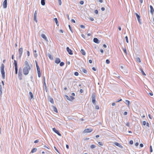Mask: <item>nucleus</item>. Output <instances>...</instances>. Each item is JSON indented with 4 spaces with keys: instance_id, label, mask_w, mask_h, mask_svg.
I'll use <instances>...</instances> for the list:
<instances>
[{
    "instance_id": "nucleus-1",
    "label": "nucleus",
    "mask_w": 154,
    "mask_h": 154,
    "mask_svg": "<svg viewBox=\"0 0 154 154\" xmlns=\"http://www.w3.org/2000/svg\"><path fill=\"white\" fill-rule=\"evenodd\" d=\"M1 72L2 79H5V72L4 71V65L3 64H2L1 68Z\"/></svg>"
},
{
    "instance_id": "nucleus-2",
    "label": "nucleus",
    "mask_w": 154,
    "mask_h": 154,
    "mask_svg": "<svg viewBox=\"0 0 154 154\" xmlns=\"http://www.w3.org/2000/svg\"><path fill=\"white\" fill-rule=\"evenodd\" d=\"M30 69V67H24L23 68V74L25 75H27L29 73V71Z\"/></svg>"
},
{
    "instance_id": "nucleus-3",
    "label": "nucleus",
    "mask_w": 154,
    "mask_h": 154,
    "mask_svg": "<svg viewBox=\"0 0 154 154\" xmlns=\"http://www.w3.org/2000/svg\"><path fill=\"white\" fill-rule=\"evenodd\" d=\"M96 97V96L95 94H93L91 96L92 102L94 105L96 104L95 100Z\"/></svg>"
},
{
    "instance_id": "nucleus-4",
    "label": "nucleus",
    "mask_w": 154,
    "mask_h": 154,
    "mask_svg": "<svg viewBox=\"0 0 154 154\" xmlns=\"http://www.w3.org/2000/svg\"><path fill=\"white\" fill-rule=\"evenodd\" d=\"M93 129L91 128H87L84 130L83 131L84 133H89L92 132Z\"/></svg>"
},
{
    "instance_id": "nucleus-5",
    "label": "nucleus",
    "mask_w": 154,
    "mask_h": 154,
    "mask_svg": "<svg viewBox=\"0 0 154 154\" xmlns=\"http://www.w3.org/2000/svg\"><path fill=\"white\" fill-rule=\"evenodd\" d=\"M53 131L56 133L57 135L59 136H61V134L55 128H53L52 129Z\"/></svg>"
},
{
    "instance_id": "nucleus-6",
    "label": "nucleus",
    "mask_w": 154,
    "mask_h": 154,
    "mask_svg": "<svg viewBox=\"0 0 154 154\" xmlns=\"http://www.w3.org/2000/svg\"><path fill=\"white\" fill-rule=\"evenodd\" d=\"M135 14L137 17V20H138L139 23H140V24H141V22L140 21V15H139L137 13H135Z\"/></svg>"
},
{
    "instance_id": "nucleus-7",
    "label": "nucleus",
    "mask_w": 154,
    "mask_h": 154,
    "mask_svg": "<svg viewBox=\"0 0 154 154\" xmlns=\"http://www.w3.org/2000/svg\"><path fill=\"white\" fill-rule=\"evenodd\" d=\"M23 48L22 47H21L20 48V49L19 50V57H21V55L23 53Z\"/></svg>"
},
{
    "instance_id": "nucleus-8",
    "label": "nucleus",
    "mask_w": 154,
    "mask_h": 154,
    "mask_svg": "<svg viewBox=\"0 0 154 154\" xmlns=\"http://www.w3.org/2000/svg\"><path fill=\"white\" fill-rule=\"evenodd\" d=\"M66 51L70 55H72L73 54L72 51L69 49V47L66 48Z\"/></svg>"
},
{
    "instance_id": "nucleus-9",
    "label": "nucleus",
    "mask_w": 154,
    "mask_h": 154,
    "mask_svg": "<svg viewBox=\"0 0 154 154\" xmlns=\"http://www.w3.org/2000/svg\"><path fill=\"white\" fill-rule=\"evenodd\" d=\"M7 0H5L4 2H3V8H6L7 7Z\"/></svg>"
},
{
    "instance_id": "nucleus-10",
    "label": "nucleus",
    "mask_w": 154,
    "mask_h": 154,
    "mask_svg": "<svg viewBox=\"0 0 154 154\" xmlns=\"http://www.w3.org/2000/svg\"><path fill=\"white\" fill-rule=\"evenodd\" d=\"M93 41L97 44H99L100 42V41L97 38H94L93 39Z\"/></svg>"
},
{
    "instance_id": "nucleus-11",
    "label": "nucleus",
    "mask_w": 154,
    "mask_h": 154,
    "mask_svg": "<svg viewBox=\"0 0 154 154\" xmlns=\"http://www.w3.org/2000/svg\"><path fill=\"white\" fill-rule=\"evenodd\" d=\"M41 36L47 42H48V40L47 38V37L44 34H42L41 35Z\"/></svg>"
},
{
    "instance_id": "nucleus-12",
    "label": "nucleus",
    "mask_w": 154,
    "mask_h": 154,
    "mask_svg": "<svg viewBox=\"0 0 154 154\" xmlns=\"http://www.w3.org/2000/svg\"><path fill=\"white\" fill-rule=\"evenodd\" d=\"M114 143L115 145L120 148H123L121 144H120L119 143H118L117 142H115Z\"/></svg>"
},
{
    "instance_id": "nucleus-13",
    "label": "nucleus",
    "mask_w": 154,
    "mask_h": 154,
    "mask_svg": "<svg viewBox=\"0 0 154 154\" xmlns=\"http://www.w3.org/2000/svg\"><path fill=\"white\" fill-rule=\"evenodd\" d=\"M22 72H18V78L20 80L22 79Z\"/></svg>"
},
{
    "instance_id": "nucleus-14",
    "label": "nucleus",
    "mask_w": 154,
    "mask_h": 154,
    "mask_svg": "<svg viewBox=\"0 0 154 154\" xmlns=\"http://www.w3.org/2000/svg\"><path fill=\"white\" fill-rule=\"evenodd\" d=\"M80 71L81 72H83L85 73H86L87 72V71L85 69L82 67L81 68Z\"/></svg>"
},
{
    "instance_id": "nucleus-15",
    "label": "nucleus",
    "mask_w": 154,
    "mask_h": 154,
    "mask_svg": "<svg viewBox=\"0 0 154 154\" xmlns=\"http://www.w3.org/2000/svg\"><path fill=\"white\" fill-rule=\"evenodd\" d=\"M136 60L137 62L140 63L141 62L140 58L137 56H136L135 57Z\"/></svg>"
},
{
    "instance_id": "nucleus-16",
    "label": "nucleus",
    "mask_w": 154,
    "mask_h": 154,
    "mask_svg": "<svg viewBox=\"0 0 154 154\" xmlns=\"http://www.w3.org/2000/svg\"><path fill=\"white\" fill-rule=\"evenodd\" d=\"M60 62V60L59 58H56L55 60V63L57 64H58Z\"/></svg>"
},
{
    "instance_id": "nucleus-17",
    "label": "nucleus",
    "mask_w": 154,
    "mask_h": 154,
    "mask_svg": "<svg viewBox=\"0 0 154 154\" xmlns=\"http://www.w3.org/2000/svg\"><path fill=\"white\" fill-rule=\"evenodd\" d=\"M37 73L38 74V76L39 77H40L41 76V73L40 72V69H37Z\"/></svg>"
},
{
    "instance_id": "nucleus-18",
    "label": "nucleus",
    "mask_w": 154,
    "mask_h": 154,
    "mask_svg": "<svg viewBox=\"0 0 154 154\" xmlns=\"http://www.w3.org/2000/svg\"><path fill=\"white\" fill-rule=\"evenodd\" d=\"M52 107H53V109L54 111V112H55L57 113L58 111H57V109L56 107H55V106H52Z\"/></svg>"
},
{
    "instance_id": "nucleus-19",
    "label": "nucleus",
    "mask_w": 154,
    "mask_h": 154,
    "mask_svg": "<svg viewBox=\"0 0 154 154\" xmlns=\"http://www.w3.org/2000/svg\"><path fill=\"white\" fill-rule=\"evenodd\" d=\"M149 7H150V12L151 13V14H153V12L154 11V9H153V8L152 7V6H151V5H150Z\"/></svg>"
},
{
    "instance_id": "nucleus-20",
    "label": "nucleus",
    "mask_w": 154,
    "mask_h": 154,
    "mask_svg": "<svg viewBox=\"0 0 154 154\" xmlns=\"http://www.w3.org/2000/svg\"><path fill=\"white\" fill-rule=\"evenodd\" d=\"M25 65L26 66L25 67H30L27 61H26L24 63Z\"/></svg>"
},
{
    "instance_id": "nucleus-21",
    "label": "nucleus",
    "mask_w": 154,
    "mask_h": 154,
    "mask_svg": "<svg viewBox=\"0 0 154 154\" xmlns=\"http://www.w3.org/2000/svg\"><path fill=\"white\" fill-rule=\"evenodd\" d=\"M37 149L36 148H33L31 150V153H33L34 152H35L37 151Z\"/></svg>"
},
{
    "instance_id": "nucleus-22",
    "label": "nucleus",
    "mask_w": 154,
    "mask_h": 154,
    "mask_svg": "<svg viewBox=\"0 0 154 154\" xmlns=\"http://www.w3.org/2000/svg\"><path fill=\"white\" fill-rule=\"evenodd\" d=\"M140 70L142 74V75H146V74L144 73V72L143 69L142 68H140Z\"/></svg>"
},
{
    "instance_id": "nucleus-23",
    "label": "nucleus",
    "mask_w": 154,
    "mask_h": 154,
    "mask_svg": "<svg viewBox=\"0 0 154 154\" xmlns=\"http://www.w3.org/2000/svg\"><path fill=\"white\" fill-rule=\"evenodd\" d=\"M125 103L128 106H129L130 104V102L129 100H126L125 102Z\"/></svg>"
},
{
    "instance_id": "nucleus-24",
    "label": "nucleus",
    "mask_w": 154,
    "mask_h": 154,
    "mask_svg": "<svg viewBox=\"0 0 154 154\" xmlns=\"http://www.w3.org/2000/svg\"><path fill=\"white\" fill-rule=\"evenodd\" d=\"M49 101L52 104H54V100L52 98H50L49 99Z\"/></svg>"
},
{
    "instance_id": "nucleus-25",
    "label": "nucleus",
    "mask_w": 154,
    "mask_h": 154,
    "mask_svg": "<svg viewBox=\"0 0 154 154\" xmlns=\"http://www.w3.org/2000/svg\"><path fill=\"white\" fill-rule=\"evenodd\" d=\"M14 64L15 66V68H17V63L16 60H14Z\"/></svg>"
},
{
    "instance_id": "nucleus-26",
    "label": "nucleus",
    "mask_w": 154,
    "mask_h": 154,
    "mask_svg": "<svg viewBox=\"0 0 154 154\" xmlns=\"http://www.w3.org/2000/svg\"><path fill=\"white\" fill-rule=\"evenodd\" d=\"M80 52L83 55H85L86 54L85 52V51L83 49H81L80 51Z\"/></svg>"
},
{
    "instance_id": "nucleus-27",
    "label": "nucleus",
    "mask_w": 154,
    "mask_h": 154,
    "mask_svg": "<svg viewBox=\"0 0 154 154\" xmlns=\"http://www.w3.org/2000/svg\"><path fill=\"white\" fill-rule=\"evenodd\" d=\"M29 94L30 96V99H32L33 97V94H32V93L30 91L29 93Z\"/></svg>"
},
{
    "instance_id": "nucleus-28",
    "label": "nucleus",
    "mask_w": 154,
    "mask_h": 154,
    "mask_svg": "<svg viewBox=\"0 0 154 154\" xmlns=\"http://www.w3.org/2000/svg\"><path fill=\"white\" fill-rule=\"evenodd\" d=\"M35 64H36V66L37 69H40V68L39 67V66H38V64L37 61L36 60H35Z\"/></svg>"
},
{
    "instance_id": "nucleus-29",
    "label": "nucleus",
    "mask_w": 154,
    "mask_h": 154,
    "mask_svg": "<svg viewBox=\"0 0 154 154\" xmlns=\"http://www.w3.org/2000/svg\"><path fill=\"white\" fill-rule=\"evenodd\" d=\"M48 56L49 58L51 60H53V57L50 54H48Z\"/></svg>"
},
{
    "instance_id": "nucleus-30",
    "label": "nucleus",
    "mask_w": 154,
    "mask_h": 154,
    "mask_svg": "<svg viewBox=\"0 0 154 154\" xmlns=\"http://www.w3.org/2000/svg\"><path fill=\"white\" fill-rule=\"evenodd\" d=\"M41 4L42 5H45V0H41Z\"/></svg>"
},
{
    "instance_id": "nucleus-31",
    "label": "nucleus",
    "mask_w": 154,
    "mask_h": 154,
    "mask_svg": "<svg viewBox=\"0 0 154 154\" xmlns=\"http://www.w3.org/2000/svg\"><path fill=\"white\" fill-rule=\"evenodd\" d=\"M33 52H34V57H35L36 58V57H37L38 56V55L36 53V50H34L33 51Z\"/></svg>"
},
{
    "instance_id": "nucleus-32",
    "label": "nucleus",
    "mask_w": 154,
    "mask_h": 154,
    "mask_svg": "<svg viewBox=\"0 0 154 154\" xmlns=\"http://www.w3.org/2000/svg\"><path fill=\"white\" fill-rule=\"evenodd\" d=\"M54 20L55 21L56 24L58 26V21L57 18H55L54 19Z\"/></svg>"
},
{
    "instance_id": "nucleus-33",
    "label": "nucleus",
    "mask_w": 154,
    "mask_h": 154,
    "mask_svg": "<svg viewBox=\"0 0 154 154\" xmlns=\"http://www.w3.org/2000/svg\"><path fill=\"white\" fill-rule=\"evenodd\" d=\"M65 97L66 98V99L67 100H69V101H71V98H70L69 97H68L67 95H65Z\"/></svg>"
},
{
    "instance_id": "nucleus-34",
    "label": "nucleus",
    "mask_w": 154,
    "mask_h": 154,
    "mask_svg": "<svg viewBox=\"0 0 154 154\" xmlns=\"http://www.w3.org/2000/svg\"><path fill=\"white\" fill-rule=\"evenodd\" d=\"M2 85H0V94L1 95H2Z\"/></svg>"
},
{
    "instance_id": "nucleus-35",
    "label": "nucleus",
    "mask_w": 154,
    "mask_h": 154,
    "mask_svg": "<svg viewBox=\"0 0 154 154\" xmlns=\"http://www.w3.org/2000/svg\"><path fill=\"white\" fill-rule=\"evenodd\" d=\"M96 147V146L94 145H92L90 146V148L91 149H94Z\"/></svg>"
},
{
    "instance_id": "nucleus-36",
    "label": "nucleus",
    "mask_w": 154,
    "mask_h": 154,
    "mask_svg": "<svg viewBox=\"0 0 154 154\" xmlns=\"http://www.w3.org/2000/svg\"><path fill=\"white\" fill-rule=\"evenodd\" d=\"M64 64V62H62L60 63V66H63Z\"/></svg>"
},
{
    "instance_id": "nucleus-37",
    "label": "nucleus",
    "mask_w": 154,
    "mask_h": 154,
    "mask_svg": "<svg viewBox=\"0 0 154 154\" xmlns=\"http://www.w3.org/2000/svg\"><path fill=\"white\" fill-rule=\"evenodd\" d=\"M34 20L36 22H37V20L36 19V15H34Z\"/></svg>"
},
{
    "instance_id": "nucleus-38",
    "label": "nucleus",
    "mask_w": 154,
    "mask_h": 154,
    "mask_svg": "<svg viewBox=\"0 0 154 154\" xmlns=\"http://www.w3.org/2000/svg\"><path fill=\"white\" fill-rule=\"evenodd\" d=\"M125 40L127 43H128V38L127 36H126L125 37Z\"/></svg>"
},
{
    "instance_id": "nucleus-39",
    "label": "nucleus",
    "mask_w": 154,
    "mask_h": 154,
    "mask_svg": "<svg viewBox=\"0 0 154 154\" xmlns=\"http://www.w3.org/2000/svg\"><path fill=\"white\" fill-rule=\"evenodd\" d=\"M123 50L124 52L126 54H127V51H126V49L125 48H123Z\"/></svg>"
},
{
    "instance_id": "nucleus-40",
    "label": "nucleus",
    "mask_w": 154,
    "mask_h": 154,
    "mask_svg": "<svg viewBox=\"0 0 154 154\" xmlns=\"http://www.w3.org/2000/svg\"><path fill=\"white\" fill-rule=\"evenodd\" d=\"M106 63H107V64H109V63H110V61L109 60H108V59H107L106 60Z\"/></svg>"
},
{
    "instance_id": "nucleus-41",
    "label": "nucleus",
    "mask_w": 154,
    "mask_h": 154,
    "mask_svg": "<svg viewBox=\"0 0 154 154\" xmlns=\"http://www.w3.org/2000/svg\"><path fill=\"white\" fill-rule=\"evenodd\" d=\"M42 148H47V149H49V148H48V147L46 146V145H45L44 146H42Z\"/></svg>"
},
{
    "instance_id": "nucleus-42",
    "label": "nucleus",
    "mask_w": 154,
    "mask_h": 154,
    "mask_svg": "<svg viewBox=\"0 0 154 154\" xmlns=\"http://www.w3.org/2000/svg\"><path fill=\"white\" fill-rule=\"evenodd\" d=\"M58 0V2L59 4V5H61V4H62L61 0Z\"/></svg>"
},
{
    "instance_id": "nucleus-43",
    "label": "nucleus",
    "mask_w": 154,
    "mask_h": 154,
    "mask_svg": "<svg viewBox=\"0 0 154 154\" xmlns=\"http://www.w3.org/2000/svg\"><path fill=\"white\" fill-rule=\"evenodd\" d=\"M68 26H69V28L70 30L72 32V29L71 28V26L69 25Z\"/></svg>"
},
{
    "instance_id": "nucleus-44",
    "label": "nucleus",
    "mask_w": 154,
    "mask_h": 154,
    "mask_svg": "<svg viewBox=\"0 0 154 154\" xmlns=\"http://www.w3.org/2000/svg\"><path fill=\"white\" fill-rule=\"evenodd\" d=\"M74 75L75 76H77L79 75V73L78 72H76L74 73Z\"/></svg>"
},
{
    "instance_id": "nucleus-45",
    "label": "nucleus",
    "mask_w": 154,
    "mask_h": 154,
    "mask_svg": "<svg viewBox=\"0 0 154 154\" xmlns=\"http://www.w3.org/2000/svg\"><path fill=\"white\" fill-rule=\"evenodd\" d=\"M15 73L16 74H17V71H18L17 68H15Z\"/></svg>"
},
{
    "instance_id": "nucleus-46",
    "label": "nucleus",
    "mask_w": 154,
    "mask_h": 154,
    "mask_svg": "<svg viewBox=\"0 0 154 154\" xmlns=\"http://www.w3.org/2000/svg\"><path fill=\"white\" fill-rule=\"evenodd\" d=\"M129 143L130 144H132L133 143V140H131L129 141Z\"/></svg>"
},
{
    "instance_id": "nucleus-47",
    "label": "nucleus",
    "mask_w": 154,
    "mask_h": 154,
    "mask_svg": "<svg viewBox=\"0 0 154 154\" xmlns=\"http://www.w3.org/2000/svg\"><path fill=\"white\" fill-rule=\"evenodd\" d=\"M150 152H152V149L151 146H150Z\"/></svg>"
},
{
    "instance_id": "nucleus-48",
    "label": "nucleus",
    "mask_w": 154,
    "mask_h": 154,
    "mask_svg": "<svg viewBox=\"0 0 154 154\" xmlns=\"http://www.w3.org/2000/svg\"><path fill=\"white\" fill-rule=\"evenodd\" d=\"M119 66L120 68V69L121 70H122V69H123V66H120V65H119Z\"/></svg>"
},
{
    "instance_id": "nucleus-49",
    "label": "nucleus",
    "mask_w": 154,
    "mask_h": 154,
    "mask_svg": "<svg viewBox=\"0 0 154 154\" xmlns=\"http://www.w3.org/2000/svg\"><path fill=\"white\" fill-rule=\"evenodd\" d=\"M69 97L71 98V101L74 99V98L72 96H71Z\"/></svg>"
},
{
    "instance_id": "nucleus-50",
    "label": "nucleus",
    "mask_w": 154,
    "mask_h": 154,
    "mask_svg": "<svg viewBox=\"0 0 154 154\" xmlns=\"http://www.w3.org/2000/svg\"><path fill=\"white\" fill-rule=\"evenodd\" d=\"M84 2L82 1H81L80 2V4L81 5H82L83 4H84Z\"/></svg>"
},
{
    "instance_id": "nucleus-51",
    "label": "nucleus",
    "mask_w": 154,
    "mask_h": 154,
    "mask_svg": "<svg viewBox=\"0 0 154 154\" xmlns=\"http://www.w3.org/2000/svg\"><path fill=\"white\" fill-rule=\"evenodd\" d=\"M80 27L82 29H84L85 28V26L82 25H80Z\"/></svg>"
},
{
    "instance_id": "nucleus-52",
    "label": "nucleus",
    "mask_w": 154,
    "mask_h": 154,
    "mask_svg": "<svg viewBox=\"0 0 154 154\" xmlns=\"http://www.w3.org/2000/svg\"><path fill=\"white\" fill-rule=\"evenodd\" d=\"M98 144L99 145H100V146H102L103 145V144H102V142H99L98 143Z\"/></svg>"
},
{
    "instance_id": "nucleus-53",
    "label": "nucleus",
    "mask_w": 154,
    "mask_h": 154,
    "mask_svg": "<svg viewBox=\"0 0 154 154\" xmlns=\"http://www.w3.org/2000/svg\"><path fill=\"white\" fill-rule=\"evenodd\" d=\"M26 53H27V56H29V54H30V53H29V51H27Z\"/></svg>"
},
{
    "instance_id": "nucleus-54",
    "label": "nucleus",
    "mask_w": 154,
    "mask_h": 154,
    "mask_svg": "<svg viewBox=\"0 0 154 154\" xmlns=\"http://www.w3.org/2000/svg\"><path fill=\"white\" fill-rule=\"evenodd\" d=\"M99 108V106L98 105H97L95 106V109H98Z\"/></svg>"
},
{
    "instance_id": "nucleus-55",
    "label": "nucleus",
    "mask_w": 154,
    "mask_h": 154,
    "mask_svg": "<svg viewBox=\"0 0 154 154\" xmlns=\"http://www.w3.org/2000/svg\"><path fill=\"white\" fill-rule=\"evenodd\" d=\"M146 121H144L143 122V125H146Z\"/></svg>"
},
{
    "instance_id": "nucleus-56",
    "label": "nucleus",
    "mask_w": 154,
    "mask_h": 154,
    "mask_svg": "<svg viewBox=\"0 0 154 154\" xmlns=\"http://www.w3.org/2000/svg\"><path fill=\"white\" fill-rule=\"evenodd\" d=\"M94 12L95 14H97L98 13V11L97 10H96L94 11Z\"/></svg>"
},
{
    "instance_id": "nucleus-57",
    "label": "nucleus",
    "mask_w": 154,
    "mask_h": 154,
    "mask_svg": "<svg viewBox=\"0 0 154 154\" xmlns=\"http://www.w3.org/2000/svg\"><path fill=\"white\" fill-rule=\"evenodd\" d=\"M38 142H39V140H35V141L34 142L35 143H38Z\"/></svg>"
},
{
    "instance_id": "nucleus-58",
    "label": "nucleus",
    "mask_w": 154,
    "mask_h": 154,
    "mask_svg": "<svg viewBox=\"0 0 154 154\" xmlns=\"http://www.w3.org/2000/svg\"><path fill=\"white\" fill-rule=\"evenodd\" d=\"M71 22L72 23H75V21L74 19H72L71 20Z\"/></svg>"
},
{
    "instance_id": "nucleus-59",
    "label": "nucleus",
    "mask_w": 154,
    "mask_h": 154,
    "mask_svg": "<svg viewBox=\"0 0 154 154\" xmlns=\"http://www.w3.org/2000/svg\"><path fill=\"white\" fill-rule=\"evenodd\" d=\"M22 69H21V68L20 67V68L19 69V72H22Z\"/></svg>"
},
{
    "instance_id": "nucleus-60",
    "label": "nucleus",
    "mask_w": 154,
    "mask_h": 154,
    "mask_svg": "<svg viewBox=\"0 0 154 154\" xmlns=\"http://www.w3.org/2000/svg\"><path fill=\"white\" fill-rule=\"evenodd\" d=\"M54 149H55V150L58 152H59V151H58V150H57V148L55 146H54Z\"/></svg>"
},
{
    "instance_id": "nucleus-61",
    "label": "nucleus",
    "mask_w": 154,
    "mask_h": 154,
    "mask_svg": "<svg viewBox=\"0 0 154 154\" xmlns=\"http://www.w3.org/2000/svg\"><path fill=\"white\" fill-rule=\"evenodd\" d=\"M140 146L141 147H142L143 146V145L142 143H140Z\"/></svg>"
},
{
    "instance_id": "nucleus-62",
    "label": "nucleus",
    "mask_w": 154,
    "mask_h": 154,
    "mask_svg": "<svg viewBox=\"0 0 154 154\" xmlns=\"http://www.w3.org/2000/svg\"><path fill=\"white\" fill-rule=\"evenodd\" d=\"M89 19L91 21H93L94 20V19L93 17H90Z\"/></svg>"
},
{
    "instance_id": "nucleus-63",
    "label": "nucleus",
    "mask_w": 154,
    "mask_h": 154,
    "mask_svg": "<svg viewBox=\"0 0 154 154\" xmlns=\"http://www.w3.org/2000/svg\"><path fill=\"white\" fill-rule=\"evenodd\" d=\"M105 9L104 7H102L101 8V10L103 11H104L105 10Z\"/></svg>"
},
{
    "instance_id": "nucleus-64",
    "label": "nucleus",
    "mask_w": 154,
    "mask_h": 154,
    "mask_svg": "<svg viewBox=\"0 0 154 154\" xmlns=\"http://www.w3.org/2000/svg\"><path fill=\"white\" fill-rule=\"evenodd\" d=\"M146 124V126L148 127H149V123L147 122Z\"/></svg>"
}]
</instances>
